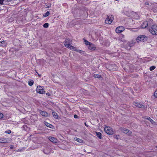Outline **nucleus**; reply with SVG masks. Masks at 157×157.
Here are the masks:
<instances>
[{
    "label": "nucleus",
    "instance_id": "obj_1",
    "mask_svg": "<svg viewBox=\"0 0 157 157\" xmlns=\"http://www.w3.org/2000/svg\"><path fill=\"white\" fill-rule=\"evenodd\" d=\"M147 37L144 35H140L138 36L136 38V41L138 43L141 42H145L147 41Z\"/></svg>",
    "mask_w": 157,
    "mask_h": 157
},
{
    "label": "nucleus",
    "instance_id": "obj_2",
    "mask_svg": "<svg viewBox=\"0 0 157 157\" xmlns=\"http://www.w3.org/2000/svg\"><path fill=\"white\" fill-rule=\"evenodd\" d=\"M149 32L152 35H157V26L155 25H152L151 29H149Z\"/></svg>",
    "mask_w": 157,
    "mask_h": 157
},
{
    "label": "nucleus",
    "instance_id": "obj_3",
    "mask_svg": "<svg viewBox=\"0 0 157 157\" xmlns=\"http://www.w3.org/2000/svg\"><path fill=\"white\" fill-rule=\"evenodd\" d=\"M36 90L37 93L40 94H44L45 93L43 87L40 86H37Z\"/></svg>",
    "mask_w": 157,
    "mask_h": 157
},
{
    "label": "nucleus",
    "instance_id": "obj_4",
    "mask_svg": "<svg viewBox=\"0 0 157 157\" xmlns=\"http://www.w3.org/2000/svg\"><path fill=\"white\" fill-rule=\"evenodd\" d=\"M104 130L105 132L109 135H112L113 133V131L111 128L109 127H106Z\"/></svg>",
    "mask_w": 157,
    "mask_h": 157
},
{
    "label": "nucleus",
    "instance_id": "obj_5",
    "mask_svg": "<svg viewBox=\"0 0 157 157\" xmlns=\"http://www.w3.org/2000/svg\"><path fill=\"white\" fill-rule=\"evenodd\" d=\"M113 20V17L112 16H109L106 19L105 22L106 24H111Z\"/></svg>",
    "mask_w": 157,
    "mask_h": 157
},
{
    "label": "nucleus",
    "instance_id": "obj_6",
    "mask_svg": "<svg viewBox=\"0 0 157 157\" xmlns=\"http://www.w3.org/2000/svg\"><path fill=\"white\" fill-rule=\"evenodd\" d=\"M124 29V27L123 26H119L117 28L116 32L117 33H120L122 32Z\"/></svg>",
    "mask_w": 157,
    "mask_h": 157
},
{
    "label": "nucleus",
    "instance_id": "obj_7",
    "mask_svg": "<svg viewBox=\"0 0 157 157\" xmlns=\"http://www.w3.org/2000/svg\"><path fill=\"white\" fill-rule=\"evenodd\" d=\"M121 131L123 132L128 135H130L132 133V132L124 128H121Z\"/></svg>",
    "mask_w": 157,
    "mask_h": 157
},
{
    "label": "nucleus",
    "instance_id": "obj_8",
    "mask_svg": "<svg viewBox=\"0 0 157 157\" xmlns=\"http://www.w3.org/2000/svg\"><path fill=\"white\" fill-rule=\"evenodd\" d=\"M88 48L91 50H94L96 49V47L95 45L92 43H91L88 46Z\"/></svg>",
    "mask_w": 157,
    "mask_h": 157
},
{
    "label": "nucleus",
    "instance_id": "obj_9",
    "mask_svg": "<svg viewBox=\"0 0 157 157\" xmlns=\"http://www.w3.org/2000/svg\"><path fill=\"white\" fill-rule=\"evenodd\" d=\"M70 40H69L67 39H65L64 44L65 46L67 48H68L69 46H70Z\"/></svg>",
    "mask_w": 157,
    "mask_h": 157
},
{
    "label": "nucleus",
    "instance_id": "obj_10",
    "mask_svg": "<svg viewBox=\"0 0 157 157\" xmlns=\"http://www.w3.org/2000/svg\"><path fill=\"white\" fill-rule=\"evenodd\" d=\"M48 139L51 141L53 143H57V140L54 137L50 136L49 137Z\"/></svg>",
    "mask_w": 157,
    "mask_h": 157
},
{
    "label": "nucleus",
    "instance_id": "obj_11",
    "mask_svg": "<svg viewBox=\"0 0 157 157\" xmlns=\"http://www.w3.org/2000/svg\"><path fill=\"white\" fill-rule=\"evenodd\" d=\"M134 105L139 108H142L144 107L143 105L138 102H134L133 103Z\"/></svg>",
    "mask_w": 157,
    "mask_h": 157
},
{
    "label": "nucleus",
    "instance_id": "obj_12",
    "mask_svg": "<svg viewBox=\"0 0 157 157\" xmlns=\"http://www.w3.org/2000/svg\"><path fill=\"white\" fill-rule=\"evenodd\" d=\"M50 149L49 148H45L43 150L44 153L46 154H48L50 152Z\"/></svg>",
    "mask_w": 157,
    "mask_h": 157
},
{
    "label": "nucleus",
    "instance_id": "obj_13",
    "mask_svg": "<svg viewBox=\"0 0 157 157\" xmlns=\"http://www.w3.org/2000/svg\"><path fill=\"white\" fill-rule=\"evenodd\" d=\"M40 113L44 117H47L48 116V113L45 112V111H41L40 110Z\"/></svg>",
    "mask_w": 157,
    "mask_h": 157
},
{
    "label": "nucleus",
    "instance_id": "obj_14",
    "mask_svg": "<svg viewBox=\"0 0 157 157\" xmlns=\"http://www.w3.org/2000/svg\"><path fill=\"white\" fill-rule=\"evenodd\" d=\"M44 124L47 127L50 128H53L54 126L52 124L48 123L46 122H45Z\"/></svg>",
    "mask_w": 157,
    "mask_h": 157
},
{
    "label": "nucleus",
    "instance_id": "obj_15",
    "mask_svg": "<svg viewBox=\"0 0 157 157\" xmlns=\"http://www.w3.org/2000/svg\"><path fill=\"white\" fill-rule=\"evenodd\" d=\"M148 25V22L147 21L144 22L143 24L141 25V27L143 28H145L147 27Z\"/></svg>",
    "mask_w": 157,
    "mask_h": 157
},
{
    "label": "nucleus",
    "instance_id": "obj_16",
    "mask_svg": "<svg viewBox=\"0 0 157 157\" xmlns=\"http://www.w3.org/2000/svg\"><path fill=\"white\" fill-rule=\"evenodd\" d=\"M7 141L5 138H3L0 139V143H7Z\"/></svg>",
    "mask_w": 157,
    "mask_h": 157
},
{
    "label": "nucleus",
    "instance_id": "obj_17",
    "mask_svg": "<svg viewBox=\"0 0 157 157\" xmlns=\"http://www.w3.org/2000/svg\"><path fill=\"white\" fill-rule=\"evenodd\" d=\"M97 136L99 138L101 139V134L98 132H96Z\"/></svg>",
    "mask_w": 157,
    "mask_h": 157
},
{
    "label": "nucleus",
    "instance_id": "obj_18",
    "mask_svg": "<svg viewBox=\"0 0 157 157\" xmlns=\"http://www.w3.org/2000/svg\"><path fill=\"white\" fill-rule=\"evenodd\" d=\"M146 117V119L150 121L152 124H153L155 123L154 121L150 117Z\"/></svg>",
    "mask_w": 157,
    "mask_h": 157
},
{
    "label": "nucleus",
    "instance_id": "obj_19",
    "mask_svg": "<svg viewBox=\"0 0 157 157\" xmlns=\"http://www.w3.org/2000/svg\"><path fill=\"white\" fill-rule=\"evenodd\" d=\"M74 139L76 141L80 143H83V141L82 140L78 138H75Z\"/></svg>",
    "mask_w": 157,
    "mask_h": 157
},
{
    "label": "nucleus",
    "instance_id": "obj_20",
    "mask_svg": "<svg viewBox=\"0 0 157 157\" xmlns=\"http://www.w3.org/2000/svg\"><path fill=\"white\" fill-rule=\"evenodd\" d=\"M52 115L56 119H58V116L57 113L55 112H52Z\"/></svg>",
    "mask_w": 157,
    "mask_h": 157
},
{
    "label": "nucleus",
    "instance_id": "obj_21",
    "mask_svg": "<svg viewBox=\"0 0 157 157\" xmlns=\"http://www.w3.org/2000/svg\"><path fill=\"white\" fill-rule=\"evenodd\" d=\"M135 44V42H132V43H129L127 44V45L130 46V47H131L133 46Z\"/></svg>",
    "mask_w": 157,
    "mask_h": 157
},
{
    "label": "nucleus",
    "instance_id": "obj_22",
    "mask_svg": "<svg viewBox=\"0 0 157 157\" xmlns=\"http://www.w3.org/2000/svg\"><path fill=\"white\" fill-rule=\"evenodd\" d=\"M84 40L85 42V43L86 45H89L91 43L89 42L88 41L84 39Z\"/></svg>",
    "mask_w": 157,
    "mask_h": 157
},
{
    "label": "nucleus",
    "instance_id": "obj_23",
    "mask_svg": "<svg viewBox=\"0 0 157 157\" xmlns=\"http://www.w3.org/2000/svg\"><path fill=\"white\" fill-rule=\"evenodd\" d=\"M68 48H70L72 50H73L75 51V50H75L76 48L74 46H72L71 44L70 45V46H69Z\"/></svg>",
    "mask_w": 157,
    "mask_h": 157
},
{
    "label": "nucleus",
    "instance_id": "obj_24",
    "mask_svg": "<svg viewBox=\"0 0 157 157\" xmlns=\"http://www.w3.org/2000/svg\"><path fill=\"white\" fill-rule=\"evenodd\" d=\"M94 76L95 78H99L101 77V76L100 75H98L96 74H94Z\"/></svg>",
    "mask_w": 157,
    "mask_h": 157
},
{
    "label": "nucleus",
    "instance_id": "obj_25",
    "mask_svg": "<svg viewBox=\"0 0 157 157\" xmlns=\"http://www.w3.org/2000/svg\"><path fill=\"white\" fill-rule=\"evenodd\" d=\"M33 83H34V81H33V80H31L30 81H29V85L30 86H32L33 85Z\"/></svg>",
    "mask_w": 157,
    "mask_h": 157
},
{
    "label": "nucleus",
    "instance_id": "obj_26",
    "mask_svg": "<svg viewBox=\"0 0 157 157\" xmlns=\"http://www.w3.org/2000/svg\"><path fill=\"white\" fill-rule=\"evenodd\" d=\"M50 14V13L48 11H47L45 13L44 15L43 16L44 17H46L49 16Z\"/></svg>",
    "mask_w": 157,
    "mask_h": 157
},
{
    "label": "nucleus",
    "instance_id": "obj_27",
    "mask_svg": "<svg viewBox=\"0 0 157 157\" xmlns=\"http://www.w3.org/2000/svg\"><path fill=\"white\" fill-rule=\"evenodd\" d=\"M48 23H45L43 25V27L45 28H47L48 27Z\"/></svg>",
    "mask_w": 157,
    "mask_h": 157
},
{
    "label": "nucleus",
    "instance_id": "obj_28",
    "mask_svg": "<svg viewBox=\"0 0 157 157\" xmlns=\"http://www.w3.org/2000/svg\"><path fill=\"white\" fill-rule=\"evenodd\" d=\"M155 68V67L154 66H151L150 68V70L151 71L154 70Z\"/></svg>",
    "mask_w": 157,
    "mask_h": 157
},
{
    "label": "nucleus",
    "instance_id": "obj_29",
    "mask_svg": "<svg viewBox=\"0 0 157 157\" xmlns=\"http://www.w3.org/2000/svg\"><path fill=\"white\" fill-rule=\"evenodd\" d=\"M154 96L156 98H157V90H156L154 94Z\"/></svg>",
    "mask_w": 157,
    "mask_h": 157
},
{
    "label": "nucleus",
    "instance_id": "obj_30",
    "mask_svg": "<svg viewBox=\"0 0 157 157\" xmlns=\"http://www.w3.org/2000/svg\"><path fill=\"white\" fill-rule=\"evenodd\" d=\"M75 51H77L78 52H79L80 53H82V52H84V51H83L81 50H75Z\"/></svg>",
    "mask_w": 157,
    "mask_h": 157
},
{
    "label": "nucleus",
    "instance_id": "obj_31",
    "mask_svg": "<svg viewBox=\"0 0 157 157\" xmlns=\"http://www.w3.org/2000/svg\"><path fill=\"white\" fill-rule=\"evenodd\" d=\"M4 2H5V0H0V4L2 5Z\"/></svg>",
    "mask_w": 157,
    "mask_h": 157
},
{
    "label": "nucleus",
    "instance_id": "obj_32",
    "mask_svg": "<svg viewBox=\"0 0 157 157\" xmlns=\"http://www.w3.org/2000/svg\"><path fill=\"white\" fill-rule=\"evenodd\" d=\"M3 114L1 113H0V119L3 117Z\"/></svg>",
    "mask_w": 157,
    "mask_h": 157
},
{
    "label": "nucleus",
    "instance_id": "obj_33",
    "mask_svg": "<svg viewBox=\"0 0 157 157\" xmlns=\"http://www.w3.org/2000/svg\"><path fill=\"white\" fill-rule=\"evenodd\" d=\"M74 117L75 118H77L78 117V116H77V115H76V114H75L74 115Z\"/></svg>",
    "mask_w": 157,
    "mask_h": 157
},
{
    "label": "nucleus",
    "instance_id": "obj_34",
    "mask_svg": "<svg viewBox=\"0 0 157 157\" xmlns=\"http://www.w3.org/2000/svg\"><path fill=\"white\" fill-rule=\"evenodd\" d=\"M12 0H5V2H10Z\"/></svg>",
    "mask_w": 157,
    "mask_h": 157
},
{
    "label": "nucleus",
    "instance_id": "obj_35",
    "mask_svg": "<svg viewBox=\"0 0 157 157\" xmlns=\"http://www.w3.org/2000/svg\"><path fill=\"white\" fill-rule=\"evenodd\" d=\"M10 147L11 149H12L13 148V145H11L10 146Z\"/></svg>",
    "mask_w": 157,
    "mask_h": 157
},
{
    "label": "nucleus",
    "instance_id": "obj_36",
    "mask_svg": "<svg viewBox=\"0 0 157 157\" xmlns=\"http://www.w3.org/2000/svg\"><path fill=\"white\" fill-rule=\"evenodd\" d=\"M1 44H4L5 43V42L4 41H2V42H1Z\"/></svg>",
    "mask_w": 157,
    "mask_h": 157
},
{
    "label": "nucleus",
    "instance_id": "obj_37",
    "mask_svg": "<svg viewBox=\"0 0 157 157\" xmlns=\"http://www.w3.org/2000/svg\"><path fill=\"white\" fill-rule=\"evenodd\" d=\"M11 132L10 130H9V131H8V132L7 131H6V133H11Z\"/></svg>",
    "mask_w": 157,
    "mask_h": 157
},
{
    "label": "nucleus",
    "instance_id": "obj_38",
    "mask_svg": "<svg viewBox=\"0 0 157 157\" xmlns=\"http://www.w3.org/2000/svg\"><path fill=\"white\" fill-rule=\"evenodd\" d=\"M46 95H48V96L50 95V93H46Z\"/></svg>",
    "mask_w": 157,
    "mask_h": 157
},
{
    "label": "nucleus",
    "instance_id": "obj_39",
    "mask_svg": "<svg viewBox=\"0 0 157 157\" xmlns=\"http://www.w3.org/2000/svg\"><path fill=\"white\" fill-rule=\"evenodd\" d=\"M85 125L86 126H87V127H88V125H87L86 124V123H85Z\"/></svg>",
    "mask_w": 157,
    "mask_h": 157
},
{
    "label": "nucleus",
    "instance_id": "obj_40",
    "mask_svg": "<svg viewBox=\"0 0 157 157\" xmlns=\"http://www.w3.org/2000/svg\"><path fill=\"white\" fill-rule=\"evenodd\" d=\"M2 45L1 44V41H0V46H2Z\"/></svg>",
    "mask_w": 157,
    "mask_h": 157
},
{
    "label": "nucleus",
    "instance_id": "obj_41",
    "mask_svg": "<svg viewBox=\"0 0 157 157\" xmlns=\"http://www.w3.org/2000/svg\"><path fill=\"white\" fill-rule=\"evenodd\" d=\"M149 20H150V21H152V19H149Z\"/></svg>",
    "mask_w": 157,
    "mask_h": 157
},
{
    "label": "nucleus",
    "instance_id": "obj_42",
    "mask_svg": "<svg viewBox=\"0 0 157 157\" xmlns=\"http://www.w3.org/2000/svg\"><path fill=\"white\" fill-rule=\"evenodd\" d=\"M38 75H39V77H40V75H39V74H38Z\"/></svg>",
    "mask_w": 157,
    "mask_h": 157
},
{
    "label": "nucleus",
    "instance_id": "obj_43",
    "mask_svg": "<svg viewBox=\"0 0 157 157\" xmlns=\"http://www.w3.org/2000/svg\"><path fill=\"white\" fill-rule=\"evenodd\" d=\"M117 136H116V138L117 139H118V138H117Z\"/></svg>",
    "mask_w": 157,
    "mask_h": 157
}]
</instances>
